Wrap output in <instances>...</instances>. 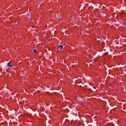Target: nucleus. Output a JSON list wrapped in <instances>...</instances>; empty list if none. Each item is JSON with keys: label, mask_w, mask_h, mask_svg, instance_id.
Masks as SVG:
<instances>
[{"label": "nucleus", "mask_w": 126, "mask_h": 126, "mask_svg": "<svg viewBox=\"0 0 126 126\" xmlns=\"http://www.w3.org/2000/svg\"><path fill=\"white\" fill-rule=\"evenodd\" d=\"M7 66H9V67H12L13 65L11 63V62H8V63H7Z\"/></svg>", "instance_id": "obj_1"}, {"label": "nucleus", "mask_w": 126, "mask_h": 126, "mask_svg": "<svg viewBox=\"0 0 126 126\" xmlns=\"http://www.w3.org/2000/svg\"><path fill=\"white\" fill-rule=\"evenodd\" d=\"M63 45H59L58 46V49H60V50H63Z\"/></svg>", "instance_id": "obj_2"}, {"label": "nucleus", "mask_w": 126, "mask_h": 126, "mask_svg": "<svg viewBox=\"0 0 126 126\" xmlns=\"http://www.w3.org/2000/svg\"><path fill=\"white\" fill-rule=\"evenodd\" d=\"M36 53H37V50L36 49H34L33 50V54H36Z\"/></svg>", "instance_id": "obj_3"}, {"label": "nucleus", "mask_w": 126, "mask_h": 126, "mask_svg": "<svg viewBox=\"0 0 126 126\" xmlns=\"http://www.w3.org/2000/svg\"><path fill=\"white\" fill-rule=\"evenodd\" d=\"M27 16H28V17H30V16H31L30 14H27Z\"/></svg>", "instance_id": "obj_4"}, {"label": "nucleus", "mask_w": 126, "mask_h": 126, "mask_svg": "<svg viewBox=\"0 0 126 126\" xmlns=\"http://www.w3.org/2000/svg\"><path fill=\"white\" fill-rule=\"evenodd\" d=\"M32 24H34V22H32Z\"/></svg>", "instance_id": "obj_5"}, {"label": "nucleus", "mask_w": 126, "mask_h": 126, "mask_svg": "<svg viewBox=\"0 0 126 126\" xmlns=\"http://www.w3.org/2000/svg\"><path fill=\"white\" fill-rule=\"evenodd\" d=\"M85 100H86V99H83V101H85Z\"/></svg>", "instance_id": "obj_6"}]
</instances>
